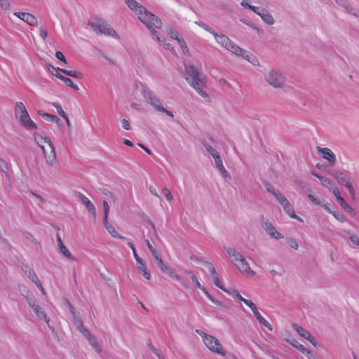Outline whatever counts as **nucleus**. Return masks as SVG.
<instances>
[{
  "label": "nucleus",
  "instance_id": "1",
  "mask_svg": "<svg viewBox=\"0 0 359 359\" xmlns=\"http://www.w3.org/2000/svg\"><path fill=\"white\" fill-rule=\"evenodd\" d=\"M185 71L187 74L186 80L189 85L194 88L197 93L203 97H209L208 93L203 90L205 87V79L194 65H186Z\"/></svg>",
  "mask_w": 359,
  "mask_h": 359
},
{
  "label": "nucleus",
  "instance_id": "2",
  "mask_svg": "<svg viewBox=\"0 0 359 359\" xmlns=\"http://www.w3.org/2000/svg\"><path fill=\"white\" fill-rule=\"evenodd\" d=\"M143 13L138 16L140 20L147 26L148 29L150 30L151 34L156 36V39L161 41V38L158 36V33L155 29H161L163 23L161 20L154 14L150 13L146 8H142Z\"/></svg>",
  "mask_w": 359,
  "mask_h": 359
},
{
  "label": "nucleus",
  "instance_id": "3",
  "mask_svg": "<svg viewBox=\"0 0 359 359\" xmlns=\"http://www.w3.org/2000/svg\"><path fill=\"white\" fill-rule=\"evenodd\" d=\"M140 85L142 87V94L147 103L151 104L158 111H161L172 118L174 116L171 111L163 107L160 99L144 83L140 82Z\"/></svg>",
  "mask_w": 359,
  "mask_h": 359
},
{
  "label": "nucleus",
  "instance_id": "4",
  "mask_svg": "<svg viewBox=\"0 0 359 359\" xmlns=\"http://www.w3.org/2000/svg\"><path fill=\"white\" fill-rule=\"evenodd\" d=\"M88 25L97 34H104L114 38H118L116 31L102 19H95L89 21Z\"/></svg>",
  "mask_w": 359,
  "mask_h": 359
},
{
  "label": "nucleus",
  "instance_id": "5",
  "mask_svg": "<svg viewBox=\"0 0 359 359\" xmlns=\"http://www.w3.org/2000/svg\"><path fill=\"white\" fill-rule=\"evenodd\" d=\"M196 332L203 335H201L203 337V341L205 346L212 352L217 353L221 355L225 356L226 352L223 350L221 344H219L217 339L214 337L212 335L207 334L203 333V332H200V330H197Z\"/></svg>",
  "mask_w": 359,
  "mask_h": 359
},
{
  "label": "nucleus",
  "instance_id": "6",
  "mask_svg": "<svg viewBox=\"0 0 359 359\" xmlns=\"http://www.w3.org/2000/svg\"><path fill=\"white\" fill-rule=\"evenodd\" d=\"M332 175L335 180H337L339 184L344 186L348 189L351 196L353 197L354 196L355 193V189L351 182V178L347 172H336L332 173Z\"/></svg>",
  "mask_w": 359,
  "mask_h": 359
},
{
  "label": "nucleus",
  "instance_id": "7",
  "mask_svg": "<svg viewBox=\"0 0 359 359\" xmlns=\"http://www.w3.org/2000/svg\"><path fill=\"white\" fill-rule=\"evenodd\" d=\"M267 83L274 88H280L285 82L284 76L278 70L272 69L266 76Z\"/></svg>",
  "mask_w": 359,
  "mask_h": 359
},
{
  "label": "nucleus",
  "instance_id": "8",
  "mask_svg": "<svg viewBox=\"0 0 359 359\" xmlns=\"http://www.w3.org/2000/svg\"><path fill=\"white\" fill-rule=\"evenodd\" d=\"M44 141L48 143V146L50 149V152L49 154L46 153V151L45 150V148L43 146H41V149L43 150L44 157L46 159V162L48 165L50 166H54L56 161V154L55 151V148L53 147V143L51 142L49 137L44 138Z\"/></svg>",
  "mask_w": 359,
  "mask_h": 359
},
{
  "label": "nucleus",
  "instance_id": "9",
  "mask_svg": "<svg viewBox=\"0 0 359 359\" xmlns=\"http://www.w3.org/2000/svg\"><path fill=\"white\" fill-rule=\"evenodd\" d=\"M249 8L252 10L254 13L259 15L266 24L269 25H272L274 24L275 21L273 16L269 13L268 11L265 10L264 8L249 6Z\"/></svg>",
  "mask_w": 359,
  "mask_h": 359
},
{
  "label": "nucleus",
  "instance_id": "10",
  "mask_svg": "<svg viewBox=\"0 0 359 359\" xmlns=\"http://www.w3.org/2000/svg\"><path fill=\"white\" fill-rule=\"evenodd\" d=\"M21 269L24 273L29 278V280L33 282L37 286V287L40 288L43 292H44V289L42 286V284L34 270L30 269L29 266L27 264H23Z\"/></svg>",
  "mask_w": 359,
  "mask_h": 359
},
{
  "label": "nucleus",
  "instance_id": "11",
  "mask_svg": "<svg viewBox=\"0 0 359 359\" xmlns=\"http://www.w3.org/2000/svg\"><path fill=\"white\" fill-rule=\"evenodd\" d=\"M333 194L336 197V199L337 202L340 204V205L343 208V209L348 212V214L351 215L352 216L355 215V210L351 208L346 202V201L341 197L340 191L338 188H334L333 189Z\"/></svg>",
  "mask_w": 359,
  "mask_h": 359
},
{
  "label": "nucleus",
  "instance_id": "12",
  "mask_svg": "<svg viewBox=\"0 0 359 359\" xmlns=\"http://www.w3.org/2000/svg\"><path fill=\"white\" fill-rule=\"evenodd\" d=\"M262 225L271 238L276 240L283 238V235L277 231L273 224L269 220L263 221Z\"/></svg>",
  "mask_w": 359,
  "mask_h": 359
},
{
  "label": "nucleus",
  "instance_id": "13",
  "mask_svg": "<svg viewBox=\"0 0 359 359\" xmlns=\"http://www.w3.org/2000/svg\"><path fill=\"white\" fill-rule=\"evenodd\" d=\"M204 264L208 267L215 285L223 291L227 292V290L224 287V285L220 282L219 276L215 270V266L208 262H205Z\"/></svg>",
  "mask_w": 359,
  "mask_h": 359
},
{
  "label": "nucleus",
  "instance_id": "14",
  "mask_svg": "<svg viewBox=\"0 0 359 359\" xmlns=\"http://www.w3.org/2000/svg\"><path fill=\"white\" fill-rule=\"evenodd\" d=\"M236 267L241 273H245L251 276H253L255 274V272L251 269L248 261L243 256L241 258L238 262L236 264Z\"/></svg>",
  "mask_w": 359,
  "mask_h": 359
},
{
  "label": "nucleus",
  "instance_id": "15",
  "mask_svg": "<svg viewBox=\"0 0 359 359\" xmlns=\"http://www.w3.org/2000/svg\"><path fill=\"white\" fill-rule=\"evenodd\" d=\"M226 50L231 51L232 53H234L235 55L238 56H241L244 59H246L248 60H250L249 55H248V53L244 49L241 48L240 46H238L237 44H236L233 41L231 40V44L229 46H227L226 48Z\"/></svg>",
  "mask_w": 359,
  "mask_h": 359
},
{
  "label": "nucleus",
  "instance_id": "16",
  "mask_svg": "<svg viewBox=\"0 0 359 359\" xmlns=\"http://www.w3.org/2000/svg\"><path fill=\"white\" fill-rule=\"evenodd\" d=\"M318 151L322 154L323 158L327 160L332 165L336 163L337 159L332 151L328 148H321L318 147Z\"/></svg>",
  "mask_w": 359,
  "mask_h": 359
},
{
  "label": "nucleus",
  "instance_id": "17",
  "mask_svg": "<svg viewBox=\"0 0 359 359\" xmlns=\"http://www.w3.org/2000/svg\"><path fill=\"white\" fill-rule=\"evenodd\" d=\"M20 124L27 130H35L37 128L36 123L30 118L29 114L19 116Z\"/></svg>",
  "mask_w": 359,
  "mask_h": 359
},
{
  "label": "nucleus",
  "instance_id": "18",
  "mask_svg": "<svg viewBox=\"0 0 359 359\" xmlns=\"http://www.w3.org/2000/svg\"><path fill=\"white\" fill-rule=\"evenodd\" d=\"M76 196L85 204L88 212L91 213L93 215V217H95L96 209L94 204L84 194H83L81 192L76 193Z\"/></svg>",
  "mask_w": 359,
  "mask_h": 359
},
{
  "label": "nucleus",
  "instance_id": "19",
  "mask_svg": "<svg viewBox=\"0 0 359 359\" xmlns=\"http://www.w3.org/2000/svg\"><path fill=\"white\" fill-rule=\"evenodd\" d=\"M15 15L31 26H34L37 24L36 18L30 13L18 12L15 13Z\"/></svg>",
  "mask_w": 359,
  "mask_h": 359
},
{
  "label": "nucleus",
  "instance_id": "20",
  "mask_svg": "<svg viewBox=\"0 0 359 359\" xmlns=\"http://www.w3.org/2000/svg\"><path fill=\"white\" fill-rule=\"evenodd\" d=\"M216 168L218 169L220 175L225 179L231 180V176L230 173L226 170L223 165L222 159L221 157L215 160Z\"/></svg>",
  "mask_w": 359,
  "mask_h": 359
},
{
  "label": "nucleus",
  "instance_id": "21",
  "mask_svg": "<svg viewBox=\"0 0 359 359\" xmlns=\"http://www.w3.org/2000/svg\"><path fill=\"white\" fill-rule=\"evenodd\" d=\"M125 3L128 6L129 8L135 12L138 16H140L143 12L142 11V8H145L144 6L140 5L136 0H124Z\"/></svg>",
  "mask_w": 359,
  "mask_h": 359
},
{
  "label": "nucleus",
  "instance_id": "22",
  "mask_svg": "<svg viewBox=\"0 0 359 359\" xmlns=\"http://www.w3.org/2000/svg\"><path fill=\"white\" fill-rule=\"evenodd\" d=\"M37 114L39 116L46 119L50 122L55 123L58 126L62 125L61 120L55 115L46 113V112L43 111L42 110H37Z\"/></svg>",
  "mask_w": 359,
  "mask_h": 359
},
{
  "label": "nucleus",
  "instance_id": "23",
  "mask_svg": "<svg viewBox=\"0 0 359 359\" xmlns=\"http://www.w3.org/2000/svg\"><path fill=\"white\" fill-rule=\"evenodd\" d=\"M212 35L215 36L217 42L224 48H226L227 46H229L231 44V39L226 35L223 34H218L216 32H215V34Z\"/></svg>",
  "mask_w": 359,
  "mask_h": 359
},
{
  "label": "nucleus",
  "instance_id": "24",
  "mask_svg": "<svg viewBox=\"0 0 359 359\" xmlns=\"http://www.w3.org/2000/svg\"><path fill=\"white\" fill-rule=\"evenodd\" d=\"M225 251L228 256L232 259L231 261L235 266L243 257V255L234 248H229L225 249Z\"/></svg>",
  "mask_w": 359,
  "mask_h": 359
},
{
  "label": "nucleus",
  "instance_id": "25",
  "mask_svg": "<svg viewBox=\"0 0 359 359\" xmlns=\"http://www.w3.org/2000/svg\"><path fill=\"white\" fill-rule=\"evenodd\" d=\"M252 311L253 312L257 320L262 325L267 327L269 330H272V327L271 324L264 317L262 316V315L258 311L257 306H255V309L253 308V309H252Z\"/></svg>",
  "mask_w": 359,
  "mask_h": 359
},
{
  "label": "nucleus",
  "instance_id": "26",
  "mask_svg": "<svg viewBox=\"0 0 359 359\" xmlns=\"http://www.w3.org/2000/svg\"><path fill=\"white\" fill-rule=\"evenodd\" d=\"M54 76L60 80L62 81L67 86L71 87L72 89L75 90H79V86L76 84H74L71 79L65 77L60 73H56L54 74Z\"/></svg>",
  "mask_w": 359,
  "mask_h": 359
},
{
  "label": "nucleus",
  "instance_id": "27",
  "mask_svg": "<svg viewBox=\"0 0 359 359\" xmlns=\"http://www.w3.org/2000/svg\"><path fill=\"white\" fill-rule=\"evenodd\" d=\"M283 210L291 218L294 219L300 222H304V220L295 214L293 205L291 204V203L286 205V207L283 208Z\"/></svg>",
  "mask_w": 359,
  "mask_h": 359
},
{
  "label": "nucleus",
  "instance_id": "28",
  "mask_svg": "<svg viewBox=\"0 0 359 359\" xmlns=\"http://www.w3.org/2000/svg\"><path fill=\"white\" fill-rule=\"evenodd\" d=\"M28 112L25 104L21 102H17L15 104V116L19 119V116L27 114Z\"/></svg>",
  "mask_w": 359,
  "mask_h": 359
},
{
  "label": "nucleus",
  "instance_id": "29",
  "mask_svg": "<svg viewBox=\"0 0 359 359\" xmlns=\"http://www.w3.org/2000/svg\"><path fill=\"white\" fill-rule=\"evenodd\" d=\"M201 143L207 151L212 156L214 160L221 157L219 152L215 149L209 145L205 141H202Z\"/></svg>",
  "mask_w": 359,
  "mask_h": 359
},
{
  "label": "nucleus",
  "instance_id": "30",
  "mask_svg": "<svg viewBox=\"0 0 359 359\" xmlns=\"http://www.w3.org/2000/svg\"><path fill=\"white\" fill-rule=\"evenodd\" d=\"M292 327L302 337H303L306 339L307 338H309L311 334L307 330H306L302 327H301L300 325H299L296 323H294L292 325Z\"/></svg>",
  "mask_w": 359,
  "mask_h": 359
},
{
  "label": "nucleus",
  "instance_id": "31",
  "mask_svg": "<svg viewBox=\"0 0 359 359\" xmlns=\"http://www.w3.org/2000/svg\"><path fill=\"white\" fill-rule=\"evenodd\" d=\"M137 269L140 274L147 280H150L151 274L149 271L147 269V264L145 262L137 266Z\"/></svg>",
  "mask_w": 359,
  "mask_h": 359
},
{
  "label": "nucleus",
  "instance_id": "32",
  "mask_svg": "<svg viewBox=\"0 0 359 359\" xmlns=\"http://www.w3.org/2000/svg\"><path fill=\"white\" fill-rule=\"evenodd\" d=\"M34 312L36 313V315L39 319L46 321L48 327L50 328V326L48 324L50 319L41 306L38 308L37 310H35ZM51 329H53V327H51Z\"/></svg>",
  "mask_w": 359,
  "mask_h": 359
},
{
  "label": "nucleus",
  "instance_id": "33",
  "mask_svg": "<svg viewBox=\"0 0 359 359\" xmlns=\"http://www.w3.org/2000/svg\"><path fill=\"white\" fill-rule=\"evenodd\" d=\"M61 72L71 77H74L80 79L83 78V74L79 71L67 70L64 69V70H61Z\"/></svg>",
  "mask_w": 359,
  "mask_h": 359
},
{
  "label": "nucleus",
  "instance_id": "34",
  "mask_svg": "<svg viewBox=\"0 0 359 359\" xmlns=\"http://www.w3.org/2000/svg\"><path fill=\"white\" fill-rule=\"evenodd\" d=\"M295 183L299 187H300L305 192L311 193V189L309 184L306 182H305L302 180H300V179H298V180H295Z\"/></svg>",
  "mask_w": 359,
  "mask_h": 359
},
{
  "label": "nucleus",
  "instance_id": "35",
  "mask_svg": "<svg viewBox=\"0 0 359 359\" xmlns=\"http://www.w3.org/2000/svg\"><path fill=\"white\" fill-rule=\"evenodd\" d=\"M336 2L339 6L345 8L349 13H352L353 15L357 16V14L355 13H352V11L353 9L346 0H336Z\"/></svg>",
  "mask_w": 359,
  "mask_h": 359
},
{
  "label": "nucleus",
  "instance_id": "36",
  "mask_svg": "<svg viewBox=\"0 0 359 359\" xmlns=\"http://www.w3.org/2000/svg\"><path fill=\"white\" fill-rule=\"evenodd\" d=\"M88 341H89L90 344L97 351H100V346L96 339V338L93 335H90L88 337Z\"/></svg>",
  "mask_w": 359,
  "mask_h": 359
},
{
  "label": "nucleus",
  "instance_id": "37",
  "mask_svg": "<svg viewBox=\"0 0 359 359\" xmlns=\"http://www.w3.org/2000/svg\"><path fill=\"white\" fill-rule=\"evenodd\" d=\"M186 274L190 276L191 278V280L193 282V283L198 287L199 288L200 290H201V288L204 287V286L201 285V283H199L198 280V278L197 276L194 274L191 271H186L184 272Z\"/></svg>",
  "mask_w": 359,
  "mask_h": 359
},
{
  "label": "nucleus",
  "instance_id": "38",
  "mask_svg": "<svg viewBox=\"0 0 359 359\" xmlns=\"http://www.w3.org/2000/svg\"><path fill=\"white\" fill-rule=\"evenodd\" d=\"M264 185L266 188V190L272 194L273 196L279 191V190L276 189L271 183L269 182H264Z\"/></svg>",
  "mask_w": 359,
  "mask_h": 359
},
{
  "label": "nucleus",
  "instance_id": "39",
  "mask_svg": "<svg viewBox=\"0 0 359 359\" xmlns=\"http://www.w3.org/2000/svg\"><path fill=\"white\" fill-rule=\"evenodd\" d=\"M59 250L60 252V253H62L64 256H65L67 258L69 259H72V260H75V258L72 256V255L69 252V251L68 250V249L65 247V245H62L60 246V248H59Z\"/></svg>",
  "mask_w": 359,
  "mask_h": 359
},
{
  "label": "nucleus",
  "instance_id": "40",
  "mask_svg": "<svg viewBox=\"0 0 359 359\" xmlns=\"http://www.w3.org/2000/svg\"><path fill=\"white\" fill-rule=\"evenodd\" d=\"M195 23L201 27V28L204 29L205 31L208 32L211 34H215V30H213L210 26L206 25L205 23L201 22V21H196Z\"/></svg>",
  "mask_w": 359,
  "mask_h": 359
},
{
  "label": "nucleus",
  "instance_id": "41",
  "mask_svg": "<svg viewBox=\"0 0 359 359\" xmlns=\"http://www.w3.org/2000/svg\"><path fill=\"white\" fill-rule=\"evenodd\" d=\"M52 104L56 108L57 112L60 116H61L62 118H66V116L67 114L64 111L61 105L59 103L53 102Z\"/></svg>",
  "mask_w": 359,
  "mask_h": 359
},
{
  "label": "nucleus",
  "instance_id": "42",
  "mask_svg": "<svg viewBox=\"0 0 359 359\" xmlns=\"http://www.w3.org/2000/svg\"><path fill=\"white\" fill-rule=\"evenodd\" d=\"M109 229H107V231H109V233L114 238H119L121 239H126L125 237L121 236L116 231V229H114V227H113L112 226H109Z\"/></svg>",
  "mask_w": 359,
  "mask_h": 359
},
{
  "label": "nucleus",
  "instance_id": "43",
  "mask_svg": "<svg viewBox=\"0 0 359 359\" xmlns=\"http://www.w3.org/2000/svg\"><path fill=\"white\" fill-rule=\"evenodd\" d=\"M46 66H47V69L48 70V72L50 74H52L53 76L56 73H59V72H61V70H64V69H60L59 67H55L53 65H52L50 64H47Z\"/></svg>",
  "mask_w": 359,
  "mask_h": 359
},
{
  "label": "nucleus",
  "instance_id": "44",
  "mask_svg": "<svg viewBox=\"0 0 359 359\" xmlns=\"http://www.w3.org/2000/svg\"><path fill=\"white\" fill-rule=\"evenodd\" d=\"M177 42L184 53H189V48L187 46L186 41L183 39H180Z\"/></svg>",
  "mask_w": 359,
  "mask_h": 359
},
{
  "label": "nucleus",
  "instance_id": "45",
  "mask_svg": "<svg viewBox=\"0 0 359 359\" xmlns=\"http://www.w3.org/2000/svg\"><path fill=\"white\" fill-rule=\"evenodd\" d=\"M308 198L309 199L316 205L320 206L321 205V201L316 197H315L313 195H312L310 193H308Z\"/></svg>",
  "mask_w": 359,
  "mask_h": 359
},
{
  "label": "nucleus",
  "instance_id": "46",
  "mask_svg": "<svg viewBox=\"0 0 359 359\" xmlns=\"http://www.w3.org/2000/svg\"><path fill=\"white\" fill-rule=\"evenodd\" d=\"M77 329L86 339H88V337L91 335L89 330L84 325H82Z\"/></svg>",
  "mask_w": 359,
  "mask_h": 359
},
{
  "label": "nucleus",
  "instance_id": "47",
  "mask_svg": "<svg viewBox=\"0 0 359 359\" xmlns=\"http://www.w3.org/2000/svg\"><path fill=\"white\" fill-rule=\"evenodd\" d=\"M27 302H28V304L33 309L34 311L35 310H37V309L40 307V306L39 305V304L36 299H28Z\"/></svg>",
  "mask_w": 359,
  "mask_h": 359
},
{
  "label": "nucleus",
  "instance_id": "48",
  "mask_svg": "<svg viewBox=\"0 0 359 359\" xmlns=\"http://www.w3.org/2000/svg\"><path fill=\"white\" fill-rule=\"evenodd\" d=\"M168 34L172 39H175L177 41H178V40L181 39L180 37H179V33L176 30H174L172 29H169Z\"/></svg>",
  "mask_w": 359,
  "mask_h": 359
},
{
  "label": "nucleus",
  "instance_id": "49",
  "mask_svg": "<svg viewBox=\"0 0 359 359\" xmlns=\"http://www.w3.org/2000/svg\"><path fill=\"white\" fill-rule=\"evenodd\" d=\"M163 192L166 198V199L168 201H171L173 200V196L171 194V192L170 191V190L166 188V187H164L163 189Z\"/></svg>",
  "mask_w": 359,
  "mask_h": 359
},
{
  "label": "nucleus",
  "instance_id": "50",
  "mask_svg": "<svg viewBox=\"0 0 359 359\" xmlns=\"http://www.w3.org/2000/svg\"><path fill=\"white\" fill-rule=\"evenodd\" d=\"M320 181L323 186L327 187L328 186L331 185V184H332L331 180H330L328 177H324V176L320 177Z\"/></svg>",
  "mask_w": 359,
  "mask_h": 359
},
{
  "label": "nucleus",
  "instance_id": "51",
  "mask_svg": "<svg viewBox=\"0 0 359 359\" xmlns=\"http://www.w3.org/2000/svg\"><path fill=\"white\" fill-rule=\"evenodd\" d=\"M274 197L279 204L287 198L280 191L274 196Z\"/></svg>",
  "mask_w": 359,
  "mask_h": 359
},
{
  "label": "nucleus",
  "instance_id": "52",
  "mask_svg": "<svg viewBox=\"0 0 359 359\" xmlns=\"http://www.w3.org/2000/svg\"><path fill=\"white\" fill-rule=\"evenodd\" d=\"M73 318L74 324L76 325L77 328L83 325L81 318L77 314L73 316Z\"/></svg>",
  "mask_w": 359,
  "mask_h": 359
},
{
  "label": "nucleus",
  "instance_id": "53",
  "mask_svg": "<svg viewBox=\"0 0 359 359\" xmlns=\"http://www.w3.org/2000/svg\"><path fill=\"white\" fill-rule=\"evenodd\" d=\"M304 355L309 358V359H319L316 355L313 353V352L310 350L307 349V351L305 352Z\"/></svg>",
  "mask_w": 359,
  "mask_h": 359
},
{
  "label": "nucleus",
  "instance_id": "54",
  "mask_svg": "<svg viewBox=\"0 0 359 359\" xmlns=\"http://www.w3.org/2000/svg\"><path fill=\"white\" fill-rule=\"evenodd\" d=\"M241 302H243L244 304H245L247 306H248L251 310L253 309V308L255 309L256 305L251 300L245 299L243 297V298H242Z\"/></svg>",
  "mask_w": 359,
  "mask_h": 359
},
{
  "label": "nucleus",
  "instance_id": "55",
  "mask_svg": "<svg viewBox=\"0 0 359 359\" xmlns=\"http://www.w3.org/2000/svg\"><path fill=\"white\" fill-rule=\"evenodd\" d=\"M227 293L233 295L234 297L236 298H238L240 301L242 299V298H243L241 294L239 293V292L236 290H232L231 292V291H229L227 290L226 292Z\"/></svg>",
  "mask_w": 359,
  "mask_h": 359
},
{
  "label": "nucleus",
  "instance_id": "56",
  "mask_svg": "<svg viewBox=\"0 0 359 359\" xmlns=\"http://www.w3.org/2000/svg\"><path fill=\"white\" fill-rule=\"evenodd\" d=\"M55 57L60 60L61 62L67 64L66 58L64 55V54L61 51H57L55 53Z\"/></svg>",
  "mask_w": 359,
  "mask_h": 359
},
{
  "label": "nucleus",
  "instance_id": "57",
  "mask_svg": "<svg viewBox=\"0 0 359 359\" xmlns=\"http://www.w3.org/2000/svg\"><path fill=\"white\" fill-rule=\"evenodd\" d=\"M334 217L337 219L338 221L341 222H344V217L342 215L339 214L338 212H336V211H333L332 213H331Z\"/></svg>",
  "mask_w": 359,
  "mask_h": 359
},
{
  "label": "nucleus",
  "instance_id": "58",
  "mask_svg": "<svg viewBox=\"0 0 359 359\" xmlns=\"http://www.w3.org/2000/svg\"><path fill=\"white\" fill-rule=\"evenodd\" d=\"M121 124H122V127L126 130H130L131 129L130 124L129 121L127 119H126V118L122 119L121 120Z\"/></svg>",
  "mask_w": 359,
  "mask_h": 359
},
{
  "label": "nucleus",
  "instance_id": "59",
  "mask_svg": "<svg viewBox=\"0 0 359 359\" xmlns=\"http://www.w3.org/2000/svg\"><path fill=\"white\" fill-rule=\"evenodd\" d=\"M0 6L4 10H8L10 8V4L6 0H0Z\"/></svg>",
  "mask_w": 359,
  "mask_h": 359
},
{
  "label": "nucleus",
  "instance_id": "60",
  "mask_svg": "<svg viewBox=\"0 0 359 359\" xmlns=\"http://www.w3.org/2000/svg\"><path fill=\"white\" fill-rule=\"evenodd\" d=\"M288 244L290 245V246L294 249V250H297L298 249V243L297 242L294 240V239H290V241H288Z\"/></svg>",
  "mask_w": 359,
  "mask_h": 359
},
{
  "label": "nucleus",
  "instance_id": "61",
  "mask_svg": "<svg viewBox=\"0 0 359 359\" xmlns=\"http://www.w3.org/2000/svg\"><path fill=\"white\" fill-rule=\"evenodd\" d=\"M103 209H104V215H109V205L107 201L104 200L102 202Z\"/></svg>",
  "mask_w": 359,
  "mask_h": 359
},
{
  "label": "nucleus",
  "instance_id": "62",
  "mask_svg": "<svg viewBox=\"0 0 359 359\" xmlns=\"http://www.w3.org/2000/svg\"><path fill=\"white\" fill-rule=\"evenodd\" d=\"M7 169H8L7 163L4 160L0 158V170L4 172H6V170Z\"/></svg>",
  "mask_w": 359,
  "mask_h": 359
},
{
  "label": "nucleus",
  "instance_id": "63",
  "mask_svg": "<svg viewBox=\"0 0 359 359\" xmlns=\"http://www.w3.org/2000/svg\"><path fill=\"white\" fill-rule=\"evenodd\" d=\"M160 269L163 272V273H168L169 274L170 272H172V271H171L170 269V268H168L164 263H163L162 264L160 265Z\"/></svg>",
  "mask_w": 359,
  "mask_h": 359
},
{
  "label": "nucleus",
  "instance_id": "64",
  "mask_svg": "<svg viewBox=\"0 0 359 359\" xmlns=\"http://www.w3.org/2000/svg\"><path fill=\"white\" fill-rule=\"evenodd\" d=\"M350 240L353 244L359 245V238L356 235H351Z\"/></svg>",
  "mask_w": 359,
  "mask_h": 359
}]
</instances>
